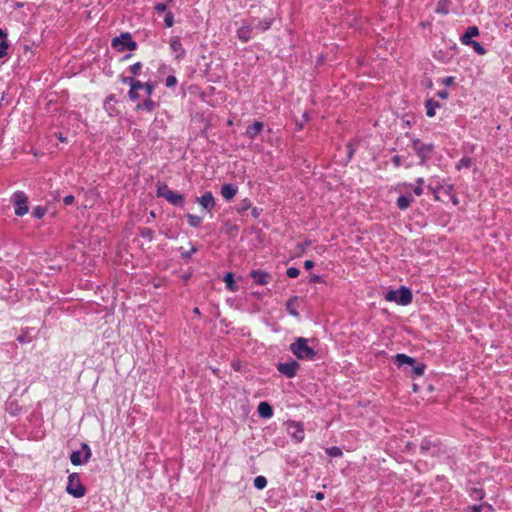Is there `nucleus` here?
<instances>
[{"mask_svg":"<svg viewBox=\"0 0 512 512\" xmlns=\"http://www.w3.org/2000/svg\"><path fill=\"white\" fill-rule=\"evenodd\" d=\"M289 349L298 360L312 361L317 355L314 348L308 345V339L304 337H297Z\"/></svg>","mask_w":512,"mask_h":512,"instance_id":"f257e3e1","label":"nucleus"},{"mask_svg":"<svg viewBox=\"0 0 512 512\" xmlns=\"http://www.w3.org/2000/svg\"><path fill=\"white\" fill-rule=\"evenodd\" d=\"M156 195L159 198H164L170 204L183 208L185 205V198L183 194L171 190L166 183H158Z\"/></svg>","mask_w":512,"mask_h":512,"instance_id":"f03ea898","label":"nucleus"},{"mask_svg":"<svg viewBox=\"0 0 512 512\" xmlns=\"http://www.w3.org/2000/svg\"><path fill=\"white\" fill-rule=\"evenodd\" d=\"M411 146L419 158V165L425 166L435 150L433 143H424L418 138H413Z\"/></svg>","mask_w":512,"mask_h":512,"instance_id":"7ed1b4c3","label":"nucleus"},{"mask_svg":"<svg viewBox=\"0 0 512 512\" xmlns=\"http://www.w3.org/2000/svg\"><path fill=\"white\" fill-rule=\"evenodd\" d=\"M385 300L395 302L401 306H407L412 302L413 294L408 287L401 286L398 289L389 290L385 295Z\"/></svg>","mask_w":512,"mask_h":512,"instance_id":"20e7f679","label":"nucleus"},{"mask_svg":"<svg viewBox=\"0 0 512 512\" xmlns=\"http://www.w3.org/2000/svg\"><path fill=\"white\" fill-rule=\"evenodd\" d=\"M111 46L118 52H124L125 50H136L138 44L133 40L131 33L122 32L119 36L112 39Z\"/></svg>","mask_w":512,"mask_h":512,"instance_id":"39448f33","label":"nucleus"},{"mask_svg":"<svg viewBox=\"0 0 512 512\" xmlns=\"http://www.w3.org/2000/svg\"><path fill=\"white\" fill-rule=\"evenodd\" d=\"M66 492L75 498H81L86 494V488L82 484L78 473L73 472L69 474L66 485Z\"/></svg>","mask_w":512,"mask_h":512,"instance_id":"423d86ee","label":"nucleus"},{"mask_svg":"<svg viewBox=\"0 0 512 512\" xmlns=\"http://www.w3.org/2000/svg\"><path fill=\"white\" fill-rule=\"evenodd\" d=\"M11 202L14 205L16 216H24L28 213V197L23 191L14 192L11 196Z\"/></svg>","mask_w":512,"mask_h":512,"instance_id":"0eeeda50","label":"nucleus"},{"mask_svg":"<svg viewBox=\"0 0 512 512\" xmlns=\"http://www.w3.org/2000/svg\"><path fill=\"white\" fill-rule=\"evenodd\" d=\"M276 369L281 375L291 379L297 375L300 364L294 359H289L287 362H279L276 365Z\"/></svg>","mask_w":512,"mask_h":512,"instance_id":"6e6552de","label":"nucleus"},{"mask_svg":"<svg viewBox=\"0 0 512 512\" xmlns=\"http://www.w3.org/2000/svg\"><path fill=\"white\" fill-rule=\"evenodd\" d=\"M81 448L84 453L83 455L82 452L78 450L72 451V453L70 454L69 458L74 466L86 464L92 456L91 449L87 443H81Z\"/></svg>","mask_w":512,"mask_h":512,"instance_id":"1a4fd4ad","label":"nucleus"},{"mask_svg":"<svg viewBox=\"0 0 512 512\" xmlns=\"http://www.w3.org/2000/svg\"><path fill=\"white\" fill-rule=\"evenodd\" d=\"M255 36L253 23L249 21H243L241 26L237 30V38L242 43L249 42Z\"/></svg>","mask_w":512,"mask_h":512,"instance_id":"9d476101","label":"nucleus"},{"mask_svg":"<svg viewBox=\"0 0 512 512\" xmlns=\"http://www.w3.org/2000/svg\"><path fill=\"white\" fill-rule=\"evenodd\" d=\"M287 432L291 436V438L297 443H300L304 440L305 432L303 424L301 422H289L287 425Z\"/></svg>","mask_w":512,"mask_h":512,"instance_id":"9b49d317","label":"nucleus"},{"mask_svg":"<svg viewBox=\"0 0 512 512\" xmlns=\"http://www.w3.org/2000/svg\"><path fill=\"white\" fill-rule=\"evenodd\" d=\"M169 46L172 51V53L175 56V59L181 60L185 57L186 51L183 48L181 39L179 36H173L169 40Z\"/></svg>","mask_w":512,"mask_h":512,"instance_id":"f8f14e48","label":"nucleus"},{"mask_svg":"<svg viewBox=\"0 0 512 512\" xmlns=\"http://www.w3.org/2000/svg\"><path fill=\"white\" fill-rule=\"evenodd\" d=\"M196 202L207 212H211L216 206V200L210 191H207L202 196L197 197Z\"/></svg>","mask_w":512,"mask_h":512,"instance_id":"ddd939ff","label":"nucleus"},{"mask_svg":"<svg viewBox=\"0 0 512 512\" xmlns=\"http://www.w3.org/2000/svg\"><path fill=\"white\" fill-rule=\"evenodd\" d=\"M250 277L258 285H266L272 279L271 275L268 272L260 269L252 270L250 272Z\"/></svg>","mask_w":512,"mask_h":512,"instance_id":"4468645a","label":"nucleus"},{"mask_svg":"<svg viewBox=\"0 0 512 512\" xmlns=\"http://www.w3.org/2000/svg\"><path fill=\"white\" fill-rule=\"evenodd\" d=\"M392 361L398 368H403L404 366L410 367L412 364H415V358L403 353H398L393 356Z\"/></svg>","mask_w":512,"mask_h":512,"instance_id":"2eb2a0df","label":"nucleus"},{"mask_svg":"<svg viewBox=\"0 0 512 512\" xmlns=\"http://www.w3.org/2000/svg\"><path fill=\"white\" fill-rule=\"evenodd\" d=\"M273 22H274V18L269 17V18L260 19L257 21V23H255V19H253L251 23H253V26H254V33L257 34L259 32H265V31L269 30L271 28Z\"/></svg>","mask_w":512,"mask_h":512,"instance_id":"dca6fc26","label":"nucleus"},{"mask_svg":"<svg viewBox=\"0 0 512 512\" xmlns=\"http://www.w3.org/2000/svg\"><path fill=\"white\" fill-rule=\"evenodd\" d=\"M479 35V29L477 26H469L465 33L461 36L460 40L462 44L468 45L470 42L474 41L473 37Z\"/></svg>","mask_w":512,"mask_h":512,"instance_id":"f3484780","label":"nucleus"},{"mask_svg":"<svg viewBox=\"0 0 512 512\" xmlns=\"http://www.w3.org/2000/svg\"><path fill=\"white\" fill-rule=\"evenodd\" d=\"M238 192V187L234 184H224L221 187V195L226 201H230Z\"/></svg>","mask_w":512,"mask_h":512,"instance_id":"a211bd4d","label":"nucleus"},{"mask_svg":"<svg viewBox=\"0 0 512 512\" xmlns=\"http://www.w3.org/2000/svg\"><path fill=\"white\" fill-rule=\"evenodd\" d=\"M414 201V198L412 196L411 192H407L404 195H400L396 200V205L400 210H406L409 208L411 203Z\"/></svg>","mask_w":512,"mask_h":512,"instance_id":"6ab92c4d","label":"nucleus"},{"mask_svg":"<svg viewBox=\"0 0 512 512\" xmlns=\"http://www.w3.org/2000/svg\"><path fill=\"white\" fill-rule=\"evenodd\" d=\"M116 97L114 94H110L105 98L104 101V109L108 113L109 116H115L117 114L116 109Z\"/></svg>","mask_w":512,"mask_h":512,"instance_id":"aec40b11","label":"nucleus"},{"mask_svg":"<svg viewBox=\"0 0 512 512\" xmlns=\"http://www.w3.org/2000/svg\"><path fill=\"white\" fill-rule=\"evenodd\" d=\"M464 512H494V508L491 504L483 502L481 504L468 506L465 508Z\"/></svg>","mask_w":512,"mask_h":512,"instance_id":"412c9836","label":"nucleus"},{"mask_svg":"<svg viewBox=\"0 0 512 512\" xmlns=\"http://www.w3.org/2000/svg\"><path fill=\"white\" fill-rule=\"evenodd\" d=\"M263 127L264 124L261 121H254V123L246 129V137L254 139L263 130Z\"/></svg>","mask_w":512,"mask_h":512,"instance_id":"4be33fe9","label":"nucleus"},{"mask_svg":"<svg viewBox=\"0 0 512 512\" xmlns=\"http://www.w3.org/2000/svg\"><path fill=\"white\" fill-rule=\"evenodd\" d=\"M257 412L262 418H271L273 416V408L268 402H261L258 405Z\"/></svg>","mask_w":512,"mask_h":512,"instance_id":"5701e85b","label":"nucleus"},{"mask_svg":"<svg viewBox=\"0 0 512 512\" xmlns=\"http://www.w3.org/2000/svg\"><path fill=\"white\" fill-rule=\"evenodd\" d=\"M423 184H424V179L422 177H419L415 180V186L413 187V185L411 183H407V182H404L402 184H400L401 186L403 187H406V188H413V193L416 195V196H421L424 192L423 190Z\"/></svg>","mask_w":512,"mask_h":512,"instance_id":"b1692460","label":"nucleus"},{"mask_svg":"<svg viewBox=\"0 0 512 512\" xmlns=\"http://www.w3.org/2000/svg\"><path fill=\"white\" fill-rule=\"evenodd\" d=\"M157 107V103L151 99V97H147L142 103H138L136 106L137 110H142L146 112H152Z\"/></svg>","mask_w":512,"mask_h":512,"instance_id":"393cba45","label":"nucleus"},{"mask_svg":"<svg viewBox=\"0 0 512 512\" xmlns=\"http://www.w3.org/2000/svg\"><path fill=\"white\" fill-rule=\"evenodd\" d=\"M439 107V102L435 101L434 99H427L425 101L426 115L430 118L434 117L436 114V109Z\"/></svg>","mask_w":512,"mask_h":512,"instance_id":"a878e982","label":"nucleus"},{"mask_svg":"<svg viewBox=\"0 0 512 512\" xmlns=\"http://www.w3.org/2000/svg\"><path fill=\"white\" fill-rule=\"evenodd\" d=\"M467 492L469 497L476 501H481L485 497V491L480 487H470Z\"/></svg>","mask_w":512,"mask_h":512,"instance_id":"bb28decb","label":"nucleus"},{"mask_svg":"<svg viewBox=\"0 0 512 512\" xmlns=\"http://www.w3.org/2000/svg\"><path fill=\"white\" fill-rule=\"evenodd\" d=\"M5 410L11 416H17L21 412V407L16 401H9L6 403Z\"/></svg>","mask_w":512,"mask_h":512,"instance_id":"cd10ccee","label":"nucleus"},{"mask_svg":"<svg viewBox=\"0 0 512 512\" xmlns=\"http://www.w3.org/2000/svg\"><path fill=\"white\" fill-rule=\"evenodd\" d=\"M223 280H224L226 287L229 291H231V292L237 291V286L235 285V281H234V274L232 272L226 273Z\"/></svg>","mask_w":512,"mask_h":512,"instance_id":"c85d7f7f","label":"nucleus"},{"mask_svg":"<svg viewBox=\"0 0 512 512\" xmlns=\"http://www.w3.org/2000/svg\"><path fill=\"white\" fill-rule=\"evenodd\" d=\"M410 367L413 376L423 375L426 369V365L424 363L418 362L416 359L415 364H412Z\"/></svg>","mask_w":512,"mask_h":512,"instance_id":"c756f323","label":"nucleus"},{"mask_svg":"<svg viewBox=\"0 0 512 512\" xmlns=\"http://www.w3.org/2000/svg\"><path fill=\"white\" fill-rule=\"evenodd\" d=\"M432 448L434 449L433 450V453L436 452V445L428 440V439H423L421 441V444H420V451L422 454H426L427 452H429L430 450H432Z\"/></svg>","mask_w":512,"mask_h":512,"instance_id":"7c9ffc66","label":"nucleus"},{"mask_svg":"<svg viewBox=\"0 0 512 512\" xmlns=\"http://www.w3.org/2000/svg\"><path fill=\"white\" fill-rule=\"evenodd\" d=\"M296 301H297V297L295 296V297L290 298L286 302V310H287V312L290 315L294 316V317H298L299 316V312L297 311V309L294 306Z\"/></svg>","mask_w":512,"mask_h":512,"instance_id":"2f4dec72","label":"nucleus"},{"mask_svg":"<svg viewBox=\"0 0 512 512\" xmlns=\"http://www.w3.org/2000/svg\"><path fill=\"white\" fill-rule=\"evenodd\" d=\"M186 218H187V222L188 224L193 227V228H197L201 225L202 223V218L198 215H195V214H187L186 215Z\"/></svg>","mask_w":512,"mask_h":512,"instance_id":"473e14b6","label":"nucleus"},{"mask_svg":"<svg viewBox=\"0 0 512 512\" xmlns=\"http://www.w3.org/2000/svg\"><path fill=\"white\" fill-rule=\"evenodd\" d=\"M252 206V202L250 201V199L248 198H245L243 200H241V202L239 203L238 207H237V212L240 213V214H244L247 210H249Z\"/></svg>","mask_w":512,"mask_h":512,"instance_id":"72a5a7b5","label":"nucleus"},{"mask_svg":"<svg viewBox=\"0 0 512 512\" xmlns=\"http://www.w3.org/2000/svg\"><path fill=\"white\" fill-rule=\"evenodd\" d=\"M155 87H156V83L155 82L148 81V82H145V83L141 82V88L140 89L145 90V93H146L147 97H151L153 92H154V90H155Z\"/></svg>","mask_w":512,"mask_h":512,"instance_id":"f704fd0d","label":"nucleus"},{"mask_svg":"<svg viewBox=\"0 0 512 512\" xmlns=\"http://www.w3.org/2000/svg\"><path fill=\"white\" fill-rule=\"evenodd\" d=\"M325 452L329 457L332 458L341 457L343 455L341 448L338 446L328 447L326 448Z\"/></svg>","mask_w":512,"mask_h":512,"instance_id":"c9c22d12","label":"nucleus"},{"mask_svg":"<svg viewBox=\"0 0 512 512\" xmlns=\"http://www.w3.org/2000/svg\"><path fill=\"white\" fill-rule=\"evenodd\" d=\"M472 159L470 157L464 156L462 157L456 165L457 170H461L462 168H470L472 166Z\"/></svg>","mask_w":512,"mask_h":512,"instance_id":"e433bc0d","label":"nucleus"},{"mask_svg":"<svg viewBox=\"0 0 512 512\" xmlns=\"http://www.w3.org/2000/svg\"><path fill=\"white\" fill-rule=\"evenodd\" d=\"M46 212H47V208L45 206L38 205L33 208L32 216L37 219H41L42 217H44Z\"/></svg>","mask_w":512,"mask_h":512,"instance_id":"4c0bfd02","label":"nucleus"},{"mask_svg":"<svg viewBox=\"0 0 512 512\" xmlns=\"http://www.w3.org/2000/svg\"><path fill=\"white\" fill-rule=\"evenodd\" d=\"M467 46H471L473 48V50L478 54V55H484L486 54V49L485 47L479 43L478 41H472L470 42Z\"/></svg>","mask_w":512,"mask_h":512,"instance_id":"58836bf2","label":"nucleus"},{"mask_svg":"<svg viewBox=\"0 0 512 512\" xmlns=\"http://www.w3.org/2000/svg\"><path fill=\"white\" fill-rule=\"evenodd\" d=\"M141 84H134L132 88L128 91V97L131 101H136L139 99L138 90H140Z\"/></svg>","mask_w":512,"mask_h":512,"instance_id":"ea45409f","label":"nucleus"},{"mask_svg":"<svg viewBox=\"0 0 512 512\" xmlns=\"http://www.w3.org/2000/svg\"><path fill=\"white\" fill-rule=\"evenodd\" d=\"M267 486V479L264 476H257L254 479V487L258 490H262Z\"/></svg>","mask_w":512,"mask_h":512,"instance_id":"a19ab883","label":"nucleus"},{"mask_svg":"<svg viewBox=\"0 0 512 512\" xmlns=\"http://www.w3.org/2000/svg\"><path fill=\"white\" fill-rule=\"evenodd\" d=\"M143 67V64L138 61L136 63H134L133 65H131L129 68H128V71L133 75V76H137L140 74V71Z\"/></svg>","mask_w":512,"mask_h":512,"instance_id":"79ce46f5","label":"nucleus"},{"mask_svg":"<svg viewBox=\"0 0 512 512\" xmlns=\"http://www.w3.org/2000/svg\"><path fill=\"white\" fill-rule=\"evenodd\" d=\"M120 81L123 83V84H127L129 85L130 88H132V86L134 84H141V81L139 80H136L135 78L133 77H127V76H121L120 77Z\"/></svg>","mask_w":512,"mask_h":512,"instance_id":"37998d69","label":"nucleus"},{"mask_svg":"<svg viewBox=\"0 0 512 512\" xmlns=\"http://www.w3.org/2000/svg\"><path fill=\"white\" fill-rule=\"evenodd\" d=\"M8 42L7 39L0 40V58H3L8 55Z\"/></svg>","mask_w":512,"mask_h":512,"instance_id":"c03bdc74","label":"nucleus"},{"mask_svg":"<svg viewBox=\"0 0 512 512\" xmlns=\"http://www.w3.org/2000/svg\"><path fill=\"white\" fill-rule=\"evenodd\" d=\"M153 234V230L150 228H143L140 232V236L142 238L148 239L149 241L153 239Z\"/></svg>","mask_w":512,"mask_h":512,"instance_id":"a18cd8bd","label":"nucleus"},{"mask_svg":"<svg viewBox=\"0 0 512 512\" xmlns=\"http://www.w3.org/2000/svg\"><path fill=\"white\" fill-rule=\"evenodd\" d=\"M177 78L174 75H169L165 79V85L168 88L175 87L177 85Z\"/></svg>","mask_w":512,"mask_h":512,"instance_id":"49530a36","label":"nucleus"},{"mask_svg":"<svg viewBox=\"0 0 512 512\" xmlns=\"http://www.w3.org/2000/svg\"><path fill=\"white\" fill-rule=\"evenodd\" d=\"M164 24L166 27H172L174 24V16L171 12H166L164 17Z\"/></svg>","mask_w":512,"mask_h":512,"instance_id":"de8ad7c7","label":"nucleus"},{"mask_svg":"<svg viewBox=\"0 0 512 512\" xmlns=\"http://www.w3.org/2000/svg\"><path fill=\"white\" fill-rule=\"evenodd\" d=\"M299 274H300V270L296 267H289L286 271V275L289 278H296L299 276Z\"/></svg>","mask_w":512,"mask_h":512,"instance_id":"09e8293b","label":"nucleus"},{"mask_svg":"<svg viewBox=\"0 0 512 512\" xmlns=\"http://www.w3.org/2000/svg\"><path fill=\"white\" fill-rule=\"evenodd\" d=\"M197 251V248L193 246L189 251H185L181 253V257L184 260H188L191 256Z\"/></svg>","mask_w":512,"mask_h":512,"instance_id":"8fccbe9b","label":"nucleus"},{"mask_svg":"<svg viewBox=\"0 0 512 512\" xmlns=\"http://www.w3.org/2000/svg\"><path fill=\"white\" fill-rule=\"evenodd\" d=\"M391 162L392 164L394 165V167L398 168L402 165L403 163V158L402 156H399V155H395L391 158Z\"/></svg>","mask_w":512,"mask_h":512,"instance_id":"3c124183","label":"nucleus"},{"mask_svg":"<svg viewBox=\"0 0 512 512\" xmlns=\"http://www.w3.org/2000/svg\"><path fill=\"white\" fill-rule=\"evenodd\" d=\"M250 209H251V215H252V217H253V218H255V219L259 218V216L261 215V213H262V211H263L261 208H258V207H252V206H251V208H250Z\"/></svg>","mask_w":512,"mask_h":512,"instance_id":"603ef678","label":"nucleus"},{"mask_svg":"<svg viewBox=\"0 0 512 512\" xmlns=\"http://www.w3.org/2000/svg\"><path fill=\"white\" fill-rule=\"evenodd\" d=\"M155 10L158 12V13H163V12H166L167 11V5L164 4V3H157L155 5Z\"/></svg>","mask_w":512,"mask_h":512,"instance_id":"864d4df0","label":"nucleus"},{"mask_svg":"<svg viewBox=\"0 0 512 512\" xmlns=\"http://www.w3.org/2000/svg\"><path fill=\"white\" fill-rule=\"evenodd\" d=\"M74 196L73 195H67L63 198V203L66 206L72 205L74 203Z\"/></svg>","mask_w":512,"mask_h":512,"instance_id":"5fc2aeb1","label":"nucleus"},{"mask_svg":"<svg viewBox=\"0 0 512 512\" xmlns=\"http://www.w3.org/2000/svg\"><path fill=\"white\" fill-rule=\"evenodd\" d=\"M323 281V277L317 274H313L310 277V283H322Z\"/></svg>","mask_w":512,"mask_h":512,"instance_id":"6e6d98bb","label":"nucleus"},{"mask_svg":"<svg viewBox=\"0 0 512 512\" xmlns=\"http://www.w3.org/2000/svg\"><path fill=\"white\" fill-rule=\"evenodd\" d=\"M454 77L452 76H448V77H445L443 80H442V84L445 85V86H450L454 83Z\"/></svg>","mask_w":512,"mask_h":512,"instance_id":"4d7b16f0","label":"nucleus"},{"mask_svg":"<svg viewBox=\"0 0 512 512\" xmlns=\"http://www.w3.org/2000/svg\"><path fill=\"white\" fill-rule=\"evenodd\" d=\"M17 341L21 344H24V343H28L30 341V339L26 335L22 334L17 337Z\"/></svg>","mask_w":512,"mask_h":512,"instance_id":"13d9d810","label":"nucleus"},{"mask_svg":"<svg viewBox=\"0 0 512 512\" xmlns=\"http://www.w3.org/2000/svg\"><path fill=\"white\" fill-rule=\"evenodd\" d=\"M437 96H438L439 98H441V99H446V98H448L449 93H448V91H447V90H445V89H444V90H440V91H438V92H437Z\"/></svg>","mask_w":512,"mask_h":512,"instance_id":"bf43d9fd","label":"nucleus"},{"mask_svg":"<svg viewBox=\"0 0 512 512\" xmlns=\"http://www.w3.org/2000/svg\"><path fill=\"white\" fill-rule=\"evenodd\" d=\"M314 267V262L312 260H306L304 262V268L310 270Z\"/></svg>","mask_w":512,"mask_h":512,"instance_id":"052dcab7","label":"nucleus"},{"mask_svg":"<svg viewBox=\"0 0 512 512\" xmlns=\"http://www.w3.org/2000/svg\"><path fill=\"white\" fill-rule=\"evenodd\" d=\"M428 189L432 192V194L434 195L435 199H438L439 189L438 188H434L431 185L428 186Z\"/></svg>","mask_w":512,"mask_h":512,"instance_id":"680f3d73","label":"nucleus"},{"mask_svg":"<svg viewBox=\"0 0 512 512\" xmlns=\"http://www.w3.org/2000/svg\"><path fill=\"white\" fill-rule=\"evenodd\" d=\"M348 157L351 158L353 153H354V149L352 147V144H348Z\"/></svg>","mask_w":512,"mask_h":512,"instance_id":"e2e57ef3","label":"nucleus"},{"mask_svg":"<svg viewBox=\"0 0 512 512\" xmlns=\"http://www.w3.org/2000/svg\"><path fill=\"white\" fill-rule=\"evenodd\" d=\"M324 497H325V496H324V493H323V492H317V493L315 494V498H316L317 500H323V499H324Z\"/></svg>","mask_w":512,"mask_h":512,"instance_id":"0e129e2a","label":"nucleus"},{"mask_svg":"<svg viewBox=\"0 0 512 512\" xmlns=\"http://www.w3.org/2000/svg\"><path fill=\"white\" fill-rule=\"evenodd\" d=\"M8 34L0 28V40L7 39Z\"/></svg>","mask_w":512,"mask_h":512,"instance_id":"69168bd1","label":"nucleus"},{"mask_svg":"<svg viewBox=\"0 0 512 512\" xmlns=\"http://www.w3.org/2000/svg\"><path fill=\"white\" fill-rule=\"evenodd\" d=\"M56 137L61 142H65L66 141V137H64L62 133H57Z\"/></svg>","mask_w":512,"mask_h":512,"instance_id":"338daca9","label":"nucleus"},{"mask_svg":"<svg viewBox=\"0 0 512 512\" xmlns=\"http://www.w3.org/2000/svg\"><path fill=\"white\" fill-rule=\"evenodd\" d=\"M132 54H126L125 56L122 57V61H126L128 60L129 58H131Z\"/></svg>","mask_w":512,"mask_h":512,"instance_id":"774afa93","label":"nucleus"}]
</instances>
